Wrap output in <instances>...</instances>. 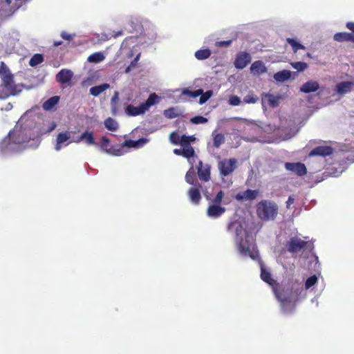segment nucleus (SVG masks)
<instances>
[{"instance_id": "obj_1", "label": "nucleus", "mask_w": 354, "mask_h": 354, "mask_svg": "<svg viewBox=\"0 0 354 354\" xmlns=\"http://www.w3.org/2000/svg\"><path fill=\"white\" fill-rule=\"evenodd\" d=\"M304 286L298 279H290L282 286L274 287V293L284 313H292L300 299Z\"/></svg>"}, {"instance_id": "obj_2", "label": "nucleus", "mask_w": 354, "mask_h": 354, "mask_svg": "<svg viewBox=\"0 0 354 354\" xmlns=\"http://www.w3.org/2000/svg\"><path fill=\"white\" fill-rule=\"evenodd\" d=\"M256 214L261 221H274L279 214L278 205L274 201L261 200L256 205Z\"/></svg>"}, {"instance_id": "obj_3", "label": "nucleus", "mask_w": 354, "mask_h": 354, "mask_svg": "<svg viewBox=\"0 0 354 354\" xmlns=\"http://www.w3.org/2000/svg\"><path fill=\"white\" fill-rule=\"evenodd\" d=\"M0 77L1 80L0 86L6 93H9V96L17 95L21 92V89L15 84L14 75L3 62L0 63Z\"/></svg>"}, {"instance_id": "obj_4", "label": "nucleus", "mask_w": 354, "mask_h": 354, "mask_svg": "<svg viewBox=\"0 0 354 354\" xmlns=\"http://www.w3.org/2000/svg\"><path fill=\"white\" fill-rule=\"evenodd\" d=\"M160 99V97L156 93H151L147 100L145 102L141 103L139 106L128 104L125 108V113L129 116L142 115L145 113L151 106L159 103Z\"/></svg>"}, {"instance_id": "obj_5", "label": "nucleus", "mask_w": 354, "mask_h": 354, "mask_svg": "<svg viewBox=\"0 0 354 354\" xmlns=\"http://www.w3.org/2000/svg\"><path fill=\"white\" fill-rule=\"evenodd\" d=\"M236 243L238 250L242 255L249 256L252 259L255 258L254 253L255 245L254 240L247 232H245L244 239L242 237L236 239Z\"/></svg>"}, {"instance_id": "obj_6", "label": "nucleus", "mask_w": 354, "mask_h": 354, "mask_svg": "<svg viewBox=\"0 0 354 354\" xmlns=\"http://www.w3.org/2000/svg\"><path fill=\"white\" fill-rule=\"evenodd\" d=\"M236 158L223 159L218 162V168L221 176H227L232 174L236 167Z\"/></svg>"}, {"instance_id": "obj_7", "label": "nucleus", "mask_w": 354, "mask_h": 354, "mask_svg": "<svg viewBox=\"0 0 354 354\" xmlns=\"http://www.w3.org/2000/svg\"><path fill=\"white\" fill-rule=\"evenodd\" d=\"M110 140L106 136H102L101 138L100 148L102 151L108 154L116 156H120L123 154L124 151L122 149L121 147H119V145L117 147L111 146L108 148Z\"/></svg>"}, {"instance_id": "obj_8", "label": "nucleus", "mask_w": 354, "mask_h": 354, "mask_svg": "<svg viewBox=\"0 0 354 354\" xmlns=\"http://www.w3.org/2000/svg\"><path fill=\"white\" fill-rule=\"evenodd\" d=\"M308 242L297 237H292L286 243V248L289 252L295 253L301 250L307 246Z\"/></svg>"}, {"instance_id": "obj_9", "label": "nucleus", "mask_w": 354, "mask_h": 354, "mask_svg": "<svg viewBox=\"0 0 354 354\" xmlns=\"http://www.w3.org/2000/svg\"><path fill=\"white\" fill-rule=\"evenodd\" d=\"M8 135L13 145H21L28 142L30 139L21 129L10 131Z\"/></svg>"}, {"instance_id": "obj_10", "label": "nucleus", "mask_w": 354, "mask_h": 354, "mask_svg": "<svg viewBox=\"0 0 354 354\" xmlns=\"http://www.w3.org/2000/svg\"><path fill=\"white\" fill-rule=\"evenodd\" d=\"M285 168L288 171L294 172L299 176H303L307 173L305 165L301 162H286Z\"/></svg>"}, {"instance_id": "obj_11", "label": "nucleus", "mask_w": 354, "mask_h": 354, "mask_svg": "<svg viewBox=\"0 0 354 354\" xmlns=\"http://www.w3.org/2000/svg\"><path fill=\"white\" fill-rule=\"evenodd\" d=\"M210 165L208 164L203 165L200 160L197 166V174L201 180L208 182L210 180Z\"/></svg>"}, {"instance_id": "obj_12", "label": "nucleus", "mask_w": 354, "mask_h": 354, "mask_svg": "<svg viewBox=\"0 0 354 354\" xmlns=\"http://www.w3.org/2000/svg\"><path fill=\"white\" fill-rule=\"evenodd\" d=\"M259 194L258 189H248L245 191L239 192L235 195V198L239 201H253L257 198Z\"/></svg>"}, {"instance_id": "obj_13", "label": "nucleus", "mask_w": 354, "mask_h": 354, "mask_svg": "<svg viewBox=\"0 0 354 354\" xmlns=\"http://www.w3.org/2000/svg\"><path fill=\"white\" fill-rule=\"evenodd\" d=\"M251 62V56L247 52L239 53L234 61V66L237 69L244 68Z\"/></svg>"}, {"instance_id": "obj_14", "label": "nucleus", "mask_w": 354, "mask_h": 354, "mask_svg": "<svg viewBox=\"0 0 354 354\" xmlns=\"http://www.w3.org/2000/svg\"><path fill=\"white\" fill-rule=\"evenodd\" d=\"M280 97L275 96L273 94L263 93L261 95L262 105L264 106L266 104L269 105L272 108H275L279 104Z\"/></svg>"}, {"instance_id": "obj_15", "label": "nucleus", "mask_w": 354, "mask_h": 354, "mask_svg": "<svg viewBox=\"0 0 354 354\" xmlns=\"http://www.w3.org/2000/svg\"><path fill=\"white\" fill-rule=\"evenodd\" d=\"M333 149L330 146H318L315 147L309 153L310 156H322L326 157L333 153Z\"/></svg>"}, {"instance_id": "obj_16", "label": "nucleus", "mask_w": 354, "mask_h": 354, "mask_svg": "<svg viewBox=\"0 0 354 354\" xmlns=\"http://www.w3.org/2000/svg\"><path fill=\"white\" fill-rule=\"evenodd\" d=\"M225 212V208L218 205H210L207 209V214L211 218H218Z\"/></svg>"}, {"instance_id": "obj_17", "label": "nucleus", "mask_w": 354, "mask_h": 354, "mask_svg": "<svg viewBox=\"0 0 354 354\" xmlns=\"http://www.w3.org/2000/svg\"><path fill=\"white\" fill-rule=\"evenodd\" d=\"M227 230L229 232H234L236 234V239L241 238L243 232L245 231L242 223L238 220L230 223L227 225Z\"/></svg>"}, {"instance_id": "obj_18", "label": "nucleus", "mask_w": 354, "mask_h": 354, "mask_svg": "<svg viewBox=\"0 0 354 354\" xmlns=\"http://www.w3.org/2000/svg\"><path fill=\"white\" fill-rule=\"evenodd\" d=\"M73 75V72L71 70L62 69L56 75V80L62 84H66L71 80Z\"/></svg>"}, {"instance_id": "obj_19", "label": "nucleus", "mask_w": 354, "mask_h": 354, "mask_svg": "<svg viewBox=\"0 0 354 354\" xmlns=\"http://www.w3.org/2000/svg\"><path fill=\"white\" fill-rule=\"evenodd\" d=\"M148 139L147 138H140L138 140H126L119 147H122L123 150V147H127L129 148H140L143 147L146 143L148 142Z\"/></svg>"}, {"instance_id": "obj_20", "label": "nucleus", "mask_w": 354, "mask_h": 354, "mask_svg": "<svg viewBox=\"0 0 354 354\" xmlns=\"http://www.w3.org/2000/svg\"><path fill=\"white\" fill-rule=\"evenodd\" d=\"M81 141H84L85 143L88 145H97V144L95 141L94 134L93 131H85L74 142H80Z\"/></svg>"}, {"instance_id": "obj_21", "label": "nucleus", "mask_w": 354, "mask_h": 354, "mask_svg": "<svg viewBox=\"0 0 354 354\" xmlns=\"http://www.w3.org/2000/svg\"><path fill=\"white\" fill-rule=\"evenodd\" d=\"M202 188L201 185L198 187H191L188 190V196L191 202L195 205H198L201 200V195L200 189Z\"/></svg>"}, {"instance_id": "obj_22", "label": "nucleus", "mask_w": 354, "mask_h": 354, "mask_svg": "<svg viewBox=\"0 0 354 354\" xmlns=\"http://www.w3.org/2000/svg\"><path fill=\"white\" fill-rule=\"evenodd\" d=\"M251 73L254 75H259L267 72V68L262 61L254 62L250 66Z\"/></svg>"}, {"instance_id": "obj_23", "label": "nucleus", "mask_w": 354, "mask_h": 354, "mask_svg": "<svg viewBox=\"0 0 354 354\" xmlns=\"http://www.w3.org/2000/svg\"><path fill=\"white\" fill-rule=\"evenodd\" d=\"M333 39L337 42L350 41L354 44V35L348 32H337L334 35Z\"/></svg>"}, {"instance_id": "obj_24", "label": "nucleus", "mask_w": 354, "mask_h": 354, "mask_svg": "<svg viewBox=\"0 0 354 354\" xmlns=\"http://www.w3.org/2000/svg\"><path fill=\"white\" fill-rule=\"evenodd\" d=\"M319 88V84L316 81H308L300 87V91L304 93L315 92Z\"/></svg>"}, {"instance_id": "obj_25", "label": "nucleus", "mask_w": 354, "mask_h": 354, "mask_svg": "<svg viewBox=\"0 0 354 354\" xmlns=\"http://www.w3.org/2000/svg\"><path fill=\"white\" fill-rule=\"evenodd\" d=\"M10 0H6L0 3V18H6L14 12L10 8Z\"/></svg>"}, {"instance_id": "obj_26", "label": "nucleus", "mask_w": 354, "mask_h": 354, "mask_svg": "<svg viewBox=\"0 0 354 354\" xmlns=\"http://www.w3.org/2000/svg\"><path fill=\"white\" fill-rule=\"evenodd\" d=\"M71 138V132L66 131L59 133L56 139V145L55 147V150L59 151L62 149L64 142L68 141Z\"/></svg>"}, {"instance_id": "obj_27", "label": "nucleus", "mask_w": 354, "mask_h": 354, "mask_svg": "<svg viewBox=\"0 0 354 354\" xmlns=\"http://www.w3.org/2000/svg\"><path fill=\"white\" fill-rule=\"evenodd\" d=\"M354 86L353 82H341L336 86V91L339 94H345L351 92Z\"/></svg>"}, {"instance_id": "obj_28", "label": "nucleus", "mask_w": 354, "mask_h": 354, "mask_svg": "<svg viewBox=\"0 0 354 354\" xmlns=\"http://www.w3.org/2000/svg\"><path fill=\"white\" fill-rule=\"evenodd\" d=\"M59 101V96H53L43 103L42 108L45 111H50L58 104Z\"/></svg>"}, {"instance_id": "obj_29", "label": "nucleus", "mask_w": 354, "mask_h": 354, "mask_svg": "<svg viewBox=\"0 0 354 354\" xmlns=\"http://www.w3.org/2000/svg\"><path fill=\"white\" fill-rule=\"evenodd\" d=\"M261 277L263 281L268 283L273 288L279 286L277 281L272 278L271 274L265 269H261Z\"/></svg>"}, {"instance_id": "obj_30", "label": "nucleus", "mask_w": 354, "mask_h": 354, "mask_svg": "<svg viewBox=\"0 0 354 354\" xmlns=\"http://www.w3.org/2000/svg\"><path fill=\"white\" fill-rule=\"evenodd\" d=\"M291 72L288 70L279 71L274 75V79L277 82H283L290 78Z\"/></svg>"}, {"instance_id": "obj_31", "label": "nucleus", "mask_w": 354, "mask_h": 354, "mask_svg": "<svg viewBox=\"0 0 354 354\" xmlns=\"http://www.w3.org/2000/svg\"><path fill=\"white\" fill-rule=\"evenodd\" d=\"M110 87V85L107 83H104L98 86H93L90 88L89 92L90 94L96 97L98 96L100 93L106 91Z\"/></svg>"}, {"instance_id": "obj_32", "label": "nucleus", "mask_w": 354, "mask_h": 354, "mask_svg": "<svg viewBox=\"0 0 354 354\" xmlns=\"http://www.w3.org/2000/svg\"><path fill=\"white\" fill-rule=\"evenodd\" d=\"M12 140L8 135L6 138L2 140L0 142V151L1 152H6L7 151L11 150L12 149Z\"/></svg>"}, {"instance_id": "obj_33", "label": "nucleus", "mask_w": 354, "mask_h": 354, "mask_svg": "<svg viewBox=\"0 0 354 354\" xmlns=\"http://www.w3.org/2000/svg\"><path fill=\"white\" fill-rule=\"evenodd\" d=\"M213 138V146L215 148H219L222 144L225 142V136L222 133H212Z\"/></svg>"}, {"instance_id": "obj_34", "label": "nucleus", "mask_w": 354, "mask_h": 354, "mask_svg": "<svg viewBox=\"0 0 354 354\" xmlns=\"http://www.w3.org/2000/svg\"><path fill=\"white\" fill-rule=\"evenodd\" d=\"M105 127L111 131H115L118 129V123L112 118H108L104 120Z\"/></svg>"}, {"instance_id": "obj_35", "label": "nucleus", "mask_w": 354, "mask_h": 354, "mask_svg": "<svg viewBox=\"0 0 354 354\" xmlns=\"http://www.w3.org/2000/svg\"><path fill=\"white\" fill-rule=\"evenodd\" d=\"M201 94H203V89L199 88L194 91H190L189 88H184L182 91L181 95H186L189 97L195 98L199 96Z\"/></svg>"}, {"instance_id": "obj_36", "label": "nucleus", "mask_w": 354, "mask_h": 354, "mask_svg": "<svg viewBox=\"0 0 354 354\" xmlns=\"http://www.w3.org/2000/svg\"><path fill=\"white\" fill-rule=\"evenodd\" d=\"M163 115L166 118L173 119L180 115L178 110L174 107H171L165 109L163 112Z\"/></svg>"}, {"instance_id": "obj_37", "label": "nucleus", "mask_w": 354, "mask_h": 354, "mask_svg": "<svg viewBox=\"0 0 354 354\" xmlns=\"http://www.w3.org/2000/svg\"><path fill=\"white\" fill-rule=\"evenodd\" d=\"M211 55L209 49H201L196 51L195 57L198 60H203L208 58Z\"/></svg>"}, {"instance_id": "obj_38", "label": "nucleus", "mask_w": 354, "mask_h": 354, "mask_svg": "<svg viewBox=\"0 0 354 354\" xmlns=\"http://www.w3.org/2000/svg\"><path fill=\"white\" fill-rule=\"evenodd\" d=\"M44 62V56L42 54L37 53L35 54L29 61V65L30 66H36L37 65Z\"/></svg>"}, {"instance_id": "obj_39", "label": "nucleus", "mask_w": 354, "mask_h": 354, "mask_svg": "<svg viewBox=\"0 0 354 354\" xmlns=\"http://www.w3.org/2000/svg\"><path fill=\"white\" fill-rule=\"evenodd\" d=\"M104 56L102 53H95L88 57V61L92 63H98L104 60Z\"/></svg>"}, {"instance_id": "obj_40", "label": "nucleus", "mask_w": 354, "mask_h": 354, "mask_svg": "<svg viewBox=\"0 0 354 354\" xmlns=\"http://www.w3.org/2000/svg\"><path fill=\"white\" fill-rule=\"evenodd\" d=\"M286 41L292 46L295 53H296L299 49H305V46L297 41L295 39L287 38Z\"/></svg>"}, {"instance_id": "obj_41", "label": "nucleus", "mask_w": 354, "mask_h": 354, "mask_svg": "<svg viewBox=\"0 0 354 354\" xmlns=\"http://www.w3.org/2000/svg\"><path fill=\"white\" fill-rule=\"evenodd\" d=\"M290 65L299 72L304 71L308 68V64L304 62H291Z\"/></svg>"}, {"instance_id": "obj_42", "label": "nucleus", "mask_w": 354, "mask_h": 354, "mask_svg": "<svg viewBox=\"0 0 354 354\" xmlns=\"http://www.w3.org/2000/svg\"><path fill=\"white\" fill-rule=\"evenodd\" d=\"M194 153V149L192 146L183 147V149H182L183 156L186 158H190L191 157H193Z\"/></svg>"}, {"instance_id": "obj_43", "label": "nucleus", "mask_w": 354, "mask_h": 354, "mask_svg": "<svg viewBox=\"0 0 354 354\" xmlns=\"http://www.w3.org/2000/svg\"><path fill=\"white\" fill-rule=\"evenodd\" d=\"M259 100V97L252 93H248L243 97V102L246 104H254Z\"/></svg>"}, {"instance_id": "obj_44", "label": "nucleus", "mask_w": 354, "mask_h": 354, "mask_svg": "<svg viewBox=\"0 0 354 354\" xmlns=\"http://www.w3.org/2000/svg\"><path fill=\"white\" fill-rule=\"evenodd\" d=\"M195 140V138L193 136H187L183 135L180 138V142L179 145H181L183 147L191 146L190 142Z\"/></svg>"}, {"instance_id": "obj_45", "label": "nucleus", "mask_w": 354, "mask_h": 354, "mask_svg": "<svg viewBox=\"0 0 354 354\" xmlns=\"http://www.w3.org/2000/svg\"><path fill=\"white\" fill-rule=\"evenodd\" d=\"M196 178V174L193 169H189L185 175V180L190 185H194Z\"/></svg>"}, {"instance_id": "obj_46", "label": "nucleus", "mask_w": 354, "mask_h": 354, "mask_svg": "<svg viewBox=\"0 0 354 354\" xmlns=\"http://www.w3.org/2000/svg\"><path fill=\"white\" fill-rule=\"evenodd\" d=\"M213 95V91L212 90L207 91L206 92L203 91V94H201V97L199 99V104H205Z\"/></svg>"}, {"instance_id": "obj_47", "label": "nucleus", "mask_w": 354, "mask_h": 354, "mask_svg": "<svg viewBox=\"0 0 354 354\" xmlns=\"http://www.w3.org/2000/svg\"><path fill=\"white\" fill-rule=\"evenodd\" d=\"M180 136L175 131L172 132L169 135V140L174 145H179L180 142Z\"/></svg>"}, {"instance_id": "obj_48", "label": "nucleus", "mask_w": 354, "mask_h": 354, "mask_svg": "<svg viewBox=\"0 0 354 354\" xmlns=\"http://www.w3.org/2000/svg\"><path fill=\"white\" fill-rule=\"evenodd\" d=\"M190 122L192 124H204L207 122V119L203 116L201 115H197L195 117H193L190 119Z\"/></svg>"}, {"instance_id": "obj_49", "label": "nucleus", "mask_w": 354, "mask_h": 354, "mask_svg": "<svg viewBox=\"0 0 354 354\" xmlns=\"http://www.w3.org/2000/svg\"><path fill=\"white\" fill-rule=\"evenodd\" d=\"M317 281V278L315 275L310 276L308 277L305 283L306 288H310L313 286H314Z\"/></svg>"}, {"instance_id": "obj_50", "label": "nucleus", "mask_w": 354, "mask_h": 354, "mask_svg": "<svg viewBox=\"0 0 354 354\" xmlns=\"http://www.w3.org/2000/svg\"><path fill=\"white\" fill-rule=\"evenodd\" d=\"M223 197H224V192L222 190H220L216 194L214 198L213 199V201H212L213 204L220 205V204L222 203Z\"/></svg>"}, {"instance_id": "obj_51", "label": "nucleus", "mask_w": 354, "mask_h": 354, "mask_svg": "<svg viewBox=\"0 0 354 354\" xmlns=\"http://www.w3.org/2000/svg\"><path fill=\"white\" fill-rule=\"evenodd\" d=\"M229 102L231 105L238 106L241 104L240 98L236 95H232L230 97Z\"/></svg>"}, {"instance_id": "obj_52", "label": "nucleus", "mask_w": 354, "mask_h": 354, "mask_svg": "<svg viewBox=\"0 0 354 354\" xmlns=\"http://www.w3.org/2000/svg\"><path fill=\"white\" fill-rule=\"evenodd\" d=\"M231 44H232V40L230 39V40H227V41H216V46L217 47H224V46L227 47V46H230Z\"/></svg>"}, {"instance_id": "obj_53", "label": "nucleus", "mask_w": 354, "mask_h": 354, "mask_svg": "<svg viewBox=\"0 0 354 354\" xmlns=\"http://www.w3.org/2000/svg\"><path fill=\"white\" fill-rule=\"evenodd\" d=\"M118 100H119V93L118 91H115V93L111 100V104H117Z\"/></svg>"}, {"instance_id": "obj_54", "label": "nucleus", "mask_w": 354, "mask_h": 354, "mask_svg": "<svg viewBox=\"0 0 354 354\" xmlns=\"http://www.w3.org/2000/svg\"><path fill=\"white\" fill-rule=\"evenodd\" d=\"M61 37H62V39H64L65 40H68L69 41V40L73 39L74 35H72L71 34L67 33L65 31H63L61 33Z\"/></svg>"}, {"instance_id": "obj_55", "label": "nucleus", "mask_w": 354, "mask_h": 354, "mask_svg": "<svg viewBox=\"0 0 354 354\" xmlns=\"http://www.w3.org/2000/svg\"><path fill=\"white\" fill-rule=\"evenodd\" d=\"M140 55V54L137 55V56H136V57L133 59V60L131 62L130 66H129L127 68V69L126 70V71H127H127H129V68L130 67H134V66L136 65V64H137L138 61L139 60Z\"/></svg>"}, {"instance_id": "obj_56", "label": "nucleus", "mask_w": 354, "mask_h": 354, "mask_svg": "<svg viewBox=\"0 0 354 354\" xmlns=\"http://www.w3.org/2000/svg\"><path fill=\"white\" fill-rule=\"evenodd\" d=\"M346 27L348 30L351 31V33L354 35V22L353 21H348L346 24Z\"/></svg>"}, {"instance_id": "obj_57", "label": "nucleus", "mask_w": 354, "mask_h": 354, "mask_svg": "<svg viewBox=\"0 0 354 354\" xmlns=\"http://www.w3.org/2000/svg\"><path fill=\"white\" fill-rule=\"evenodd\" d=\"M9 97V93H6L4 90L0 86V99H6Z\"/></svg>"}, {"instance_id": "obj_58", "label": "nucleus", "mask_w": 354, "mask_h": 354, "mask_svg": "<svg viewBox=\"0 0 354 354\" xmlns=\"http://www.w3.org/2000/svg\"><path fill=\"white\" fill-rule=\"evenodd\" d=\"M294 203V198L292 196H289L288 201H286V207L287 208L290 207V205Z\"/></svg>"}, {"instance_id": "obj_59", "label": "nucleus", "mask_w": 354, "mask_h": 354, "mask_svg": "<svg viewBox=\"0 0 354 354\" xmlns=\"http://www.w3.org/2000/svg\"><path fill=\"white\" fill-rule=\"evenodd\" d=\"M118 108L117 104H111V113L113 115L117 114Z\"/></svg>"}, {"instance_id": "obj_60", "label": "nucleus", "mask_w": 354, "mask_h": 354, "mask_svg": "<svg viewBox=\"0 0 354 354\" xmlns=\"http://www.w3.org/2000/svg\"><path fill=\"white\" fill-rule=\"evenodd\" d=\"M174 153L176 155H178V156H183V153H182V149H174Z\"/></svg>"}, {"instance_id": "obj_61", "label": "nucleus", "mask_w": 354, "mask_h": 354, "mask_svg": "<svg viewBox=\"0 0 354 354\" xmlns=\"http://www.w3.org/2000/svg\"><path fill=\"white\" fill-rule=\"evenodd\" d=\"M12 108V104L11 103H8L7 105H6V111H9V110H11Z\"/></svg>"}, {"instance_id": "obj_62", "label": "nucleus", "mask_w": 354, "mask_h": 354, "mask_svg": "<svg viewBox=\"0 0 354 354\" xmlns=\"http://www.w3.org/2000/svg\"><path fill=\"white\" fill-rule=\"evenodd\" d=\"M62 44V41H55L54 43V46H58L61 45Z\"/></svg>"}, {"instance_id": "obj_63", "label": "nucleus", "mask_w": 354, "mask_h": 354, "mask_svg": "<svg viewBox=\"0 0 354 354\" xmlns=\"http://www.w3.org/2000/svg\"><path fill=\"white\" fill-rule=\"evenodd\" d=\"M55 127H56V124L55 123H53L51 127L49 129V131L53 130L55 128Z\"/></svg>"}, {"instance_id": "obj_64", "label": "nucleus", "mask_w": 354, "mask_h": 354, "mask_svg": "<svg viewBox=\"0 0 354 354\" xmlns=\"http://www.w3.org/2000/svg\"><path fill=\"white\" fill-rule=\"evenodd\" d=\"M121 35H122V31H119L115 35V37H116Z\"/></svg>"}]
</instances>
